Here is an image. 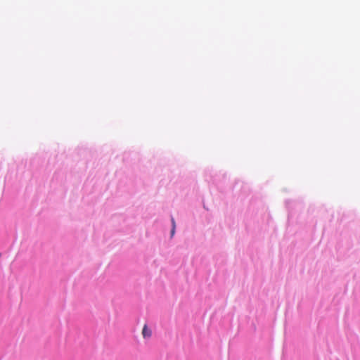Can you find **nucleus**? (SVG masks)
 I'll use <instances>...</instances> for the list:
<instances>
[{
	"label": "nucleus",
	"instance_id": "nucleus-2",
	"mask_svg": "<svg viewBox=\"0 0 360 360\" xmlns=\"http://www.w3.org/2000/svg\"><path fill=\"white\" fill-rule=\"evenodd\" d=\"M172 229L171 231V235H172V236H173L174 234V232H175V229H176V223H175L174 218H172Z\"/></svg>",
	"mask_w": 360,
	"mask_h": 360
},
{
	"label": "nucleus",
	"instance_id": "nucleus-1",
	"mask_svg": "<svg viewBox=\"0 0 360 360\" xmlns=\"http://www.w3.org/2000/svg\"><path fill=\"white\" fill-rule=\"evenodd\" d=\"M142 335L144 338H150V336L152 335V332H151V330L148 328L147 325H145L143 326V330H142Z\"/></svg>",
	"mask_w": 360,
	"mask_h": 360
}]
</instances>
